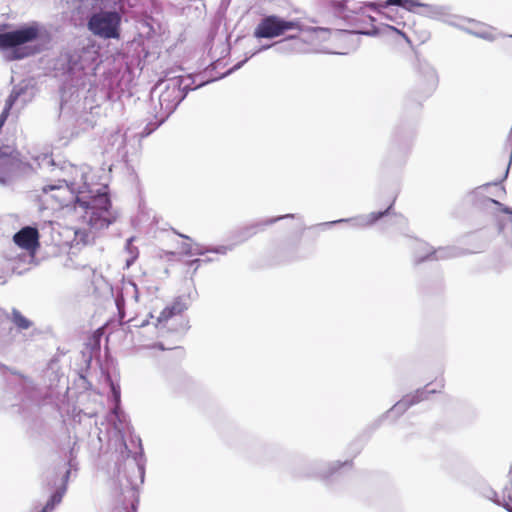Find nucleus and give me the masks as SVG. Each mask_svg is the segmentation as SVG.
<instances>
[{
	"mask_svg": "<svg viewBox=\"0 0 512 512\" xmlns=\"http://www.w3.org/2000/svg\"><path fill=\"white\" fill-rule=\"evenodd\" d=\"M210 261H212V259H210V258H207V259H194V260L189 262V265L190 266L196 265L195 270H197V268H198V266L200 265L201 262H210Z\"/></svg>",
	"mask_w": 512,
	"mask_h": 512,
	"instance_id": "nucleus-39",
	"label": "nucleus"
},
{
	"mask_svg": "<svg viewBox=\"0 0 512 512\" xmlns=\"http://www.w3.org/2000/svg\"><path fill=\"white\" fill-rule=\"evenodd\" d=\"M133 241H134V237H130L129 239H127L126 246H125L126 251L130 255V257L126 260L127 267H130L138 257V248L133 246V244H132Z\"/></svg>",
	"mask_w": 512,
	"mask_h": 512,
	"instance_id": "nucleus-28",
	"label": "nucleus"
},
{
	"mask_svg": "<svg viewBox=\"0 0 512 512\" xmlns=\"http://www.w3.org/2000/svg\"><path fill=\"white\" fill-rule=\"evenodd\" d=\"M349 461L341 462L334 461L329 463L324 462H314L308 465V471L303 473L304 476L311 477L316 476L323 479H326L332 476L337 470H339L343 466L349 465Z\"/></svg>",
	"mask_w": 512,
	"mask_h": 512,
	"instance_id": "nucleus-18",
	"label": "nucleus"
},
{
	"mask_svg": "<svg viewBox=\"0 0 512 512\" xmlns=\"http://www.w3.org/2000/svg\"><path fill=\"white\" fill-rule=\"evenodd\" d=\"M109 141L111 142V145L115 146L117 149L122 148L125 144L124 135L119 131L112 134Z\"/></svg>",
	"mask_w": 512,
	"mask_h": 512,
	"instance_id": "nucleus-31",
	"label": "nucleus"
},
{
	"mask_svg": "<svg viewBox=\"0 0 512 512\" xmlns=\"http://www.w3.org/2000/svg\"><path fill=\"white\" fill-rule=\"evenodd\" d=\"M463 30L466 31L467 33L473 34V35H475L479 38L485 39V40H489V41L495 40V37L490 32H473V31L469 30L468 28H466L465 26H464Z\"/></svg>",
	"mask_w": 512,
	"mask_h": 512,
	"instance_id": "nucleus-35",
	"label": "nucleus"
},
{
	"mask_svg": "<svg viewBox=\"0 0 512 512\" xmlns=\"http://www.w3.org/2000/svg\"><path fill=\"white\" fill-rule=\"evenodd\" d=\"M14 243L27 251L24 258L31 263L35 258V252L39 247L38 229L32 226H25L13 236Z\"/></svg>",
	"mask_w": 512,
	"mask_h": 512,
	"instance_id": "nucleus-13",
	"label": "nucleus"
},
{
	"mask_svg": "<svg viewBox=\"0 0 512 512\" xmlns=\"http://www.w3.org/2000/svg\"><path fill=\"white\" fill-rule=\"evenodd\" d=\"M429 385L422 389L416 390L414 393L407 394L402 397L394 406L386 412L384 417L396 419L404 414L411 406L427 399L428 394L436 393V389H429Z\"/></svg>",
	"mask_w": 512,
	"mask_h": 512,
	"instance_id": "nucleus-12",
	"label": "nucleus"
},
{
	"mask_svg": "<svg viewBox=\"0 0 512 512\" xmlns=\"http://www.w3.org/2000/svg\"><path fill=\"white\" fill-rule=\"evenodd\" d=\"M269 48H273V46H271V44L269 45H262L260 46L259 48L253 50L252 52H250L246 58L240 62H238L236 65H234L231 69H229L222 77L226 76V75H229L231 74L232 72L238 70L239 68H241L244 63H246L250 58H252L253 56L257 55L258 53L262 52V51H265Z\"/></svg>",
	"mask_w": 512,
	"mask_h": 512,
	"instance_id": "nucleus-27",
	"label": "nucleus"
},
{
	"mask_svg": "<svg viewBox=\"0 0 512 512\" xmlns=\"http://www.w3.org/2000/svg\"><path fill=\"white\" fill-rule=\"evenodd\" d=\"M16 97H17V93H15L12 97H8L6 100L5 106L0 114V119H2L4 123L6 122V120L8 118L10 110L15 105Z\"/></svg>",
	"mask_w": 512,
	"mask_h": 512,
	"instance_id": "nucleus-30",
	"label": "nucleus"
},
{
	"mask_svg": "<svg viewBox=\"0 0 512 512\" xmlns=\"http://www.w3.org/2000/svg\"><path fill=\"white\" fill-rule=\"evenodd\" d=\"M47 31L39 22L33 21L14 30L0 33V49L9 50V60H20L39 52L30 43L42 38Z\"/></svg>",
	"mask_w": 512,
	"mask_h": 512,
	"instance_id": "nucleus-3",
	"label": "nucleus"
},
{
	"mask_svg": "<svg viewBox=\"0 0 512 512\" xmlns=\"http://www.w3.org/2000/svg\"><path fill=\"white\" fill-rule=\"evenodd\" d=\"M292 29H300V25L297 21H288L276 15H268L260 20L253 35L258 39H272Z\"/></svg>",
	"mask_w": 512,
	"mask_h": 512,
	"instance_id": "nucleus-9",
	"label": "nucleus"
},
{
	"mask_svg": "<svg viewBox=\"0 0 512 512\" xmlns=\"http://www.w3.org/2000/svg\"><path fill=\"white\" fill-rule=\"evenodd\" d=\"M421 5H423V3H421L419 0H405L403 8L409 12L418 14L419 11H417L416 9L417 8L421 9Z\"/></svg>",
	"mask_w": 512,
	"mask_h": 512,
	"instance_id": "nucleus-33",
	"label": "nucleus"
},
{
	"mask_svg": "<svg viewBox=\"0 0 512 512\" xmlns=\"http://www.w3.org/2000/svg\"><path fill=\"white\" fill-rule=\"evenodd\" d=\"M294 217H295L294 214H286V215L272 217V218H268L265 220H261V221L252 223V224L242 228L239 231V235H238L239 241L238 242L241 243V242L248 240L253 235L257 234L259 231H263L266 226L272 225L282 219L294 218Z\"/></svg>",
	"mask_w": 512,
	"mask_h": 512,
	"instance_id": "nucleus-19",
	"label": "nucleus"
},
{
	"mask_svg": "<svg viewBox=\"0 0 512 512\" xmlns=\"http://www.w3.org/2000/svg\"><path fill=\"white\" fill-rule=\"evenodd\" d=\"M394 223L405 224L406 223V219L402 215H397V216H395Z\"/></svg>",
	"mask_w": 512,
	"mask_h": 512,
	"instance_id": "nucleus-41",
	"label": "nucleus"
},
{
	"mask_svg": "<svg viewBox=\"0 0 512 512\" xmlns=\"http://www.w3.org/2000/svg\"><path fill=\"white\" fill-rule=\"evenodd\" d=\"M122 17L117 11L93 13L87 22L88 30L102 39H119Z\"/></svg>",
	"mask_w": 512,
	"mask_h": 512,
	"instance_id": "nucleus-7",
	"label": "nucleus"
},
{
	"mask_svg": "<svg viewBox=\"0 0 512 512\" xmlns=\"http://www.w3.org/2000/svg\"><path fill=\"white\" fill-rule=\"evenodd\" d=\"M110 421L113 422L115 429L122 433L128 428V422L126 414L121 410L120 406L114 405L111 414Z\"/></svg>",
	"mask_w": 512,
	"mask_h": 512,
	"instance_id": "nucleus-24",
	"label": "nucleus"
},
{
	"mask_svg": "<svg viewBox=\"0 0 512 512\" xmlns=\"http://www.w3.org/2000/svg\"><path fill=\"white\" fill-rule=\"evenodd\" d=\"M327 33L324 28H310L301 36H289L280 41L271 44L273 49L278 54H292V53H310L311 46L318 40L320 34Z\"/></svg>",
	"mask_w": 512,
	"mask_h": 512,
	"instance_id": "nucleus-8",
	"label": "nucleus"
},
{
	"mask_svg": "<svg viewBox=\"0 0 512 512\" xmlns=\"http://www.w3.org/2000/svg\"><path fill=\"white\" fill-rule=\"evenodd\" d=\"M425 70H426V76H427L429 83L432 86H435L438 82V76H437V72H436L435 68L427 64L425 66Z\"/></svg>",
	"mask_w": 512,
	"mask_h": 512,
	"instance_id": "nucleus-32",
	"label": "nucleus"
},
{
	"mask_svg": "<svg viewBox=\"0 0 512 512\" xmlns=\"http://www.w3.org/2000/svg\"><path fill=\"white\" fill-rule=\"evenodd\" d=\"M94 53L87 49L75 50L63 56V69L75 86L85 84V78L95 69Z\"/></svg>",
	"mask_w": 512,
	"mask_h": 512,
	"instance_id": "nucleus-5",
	"label": "nucleus"
},
{
	"mask_svg": "<svg viewBox=\"0 0 512 512\" xmlns=\"http://www.w3.org/2000/svg\"><path fill=\"white\" fill-rule=\"evenodd\" d=\"M11 321L19 331L29 330L33 327V322L21 314L16 308L12 309Z\"/></svg>",
	"mask_w": 512,
	"mask_h": 512,
	"instance_id": "nucleus-26",
	"label": "nucleus"
},
{
	"mask_svg": "<svg viewBox=\"0 0 512 512\" xmlns=\"http://www.w3.org/2000/svg\"><path fill=\"white\" fill-rule=\"evenodd\" d=\"M233 245H220L215 247H204L200 244H193L192 248H189V256L193 255H204L208 252L225 255L227 252L232 251Z\"/></svg>",
	"mask_w": 512,
	"mask_h": 512,
	"instance_id": "nucleus-23",
	"label": "nucleus"
},
{
	"mask_svg": "<svg viewBox=\"0 0 512 512\" xmlns=\"http://www.w3.org/2000/svg\"><path fill=\"white\" fill-rule=\"evenodd\" d=\"M485 201L498 206L501 212L509 215L508 217L498 216L496 218V225L498 233L505 238L507 244L512 248V208L492 198H486Z\"/></svg>",
	"mask_w": 512,
	"mask_h": 512,
	"instance_id": "nucleus-17",
	"label": "nucleus"
},
{
	"mask_svg": "<svg viewBox=\"0 0 512 512\" xmlns=\"http://www.w3.org/2000/svg\"><path fill=\"white\" fill-rule=\"evenodd\" d=\"M475 490L483 496L484 498L491 500L498 506L503 503V499L501 500L496 491H494L491 487L487 486L483 481L479 480L475 486Z\"/></svg>",
	"mask_w": 512,
	"mask_h": 512,
	"instance_id": "nucleus-25",
	"label": "nucleus"
},
{
	"mask_svg": "<svg viewBox=\"0 0 512 512\" xmlns=\"http://www.w3.org/2000/svg\"><path fill=\"white\" fill-rule=\"evenodd\" d=\"M392 206H393V204L388 206L384 211L371 212L366 215H360V216L349 218V219H339V220H335V221H328V222L321 223L318 226L332 227L338 223L349 222V223H351V225L353 227H356V228L368 227V226L373 225L374 223H376L378 220L382 219L383 217L389 216L392 211Z\"/></svg>",
	"mask_w": 512,
	"mask_h": 512,
	"instance_id": "nucleus-16",
	"label": "nucleus"
},
{
	"mask_svg": "<svg viewBox=\"0 0 512 512\" xmlns=\"http://www.w3.org/2000/svg\"><path fill=\"white\" fill-rule=\"evenodd\" d=\"M187 309L186 304L180 299L177 298L175 301L165 307L157 318V323L162 325L167 323L172 317L176 315H180L183 311Z\"/></svg>",
	"mask_w": 512,
	"mask_h": 512,
	"instance_id": "nucleus-22",
	"label": "nucleus"
},
{
	"mask_svg": "<svg viewBox=\"0 0 512 512\" xmlns=\"http://www.w3.org/2000/svg\"><path fill=\"white\" fill-rule=\"evenodd\" d=\"M511 503H512V497L509 494L507 499L505 497H503V503H501L500 506L505 508L508 512H512V505H511Z\"/></svg>",
	"mask_w": 512,
	"mask_h": 512,
	"instance_id": "nucleus-36",
	"label": "nucleus"
},
{
	"mask_svg": "<svg viewBox=\"0 0 512 512\" xmlns=\"http://www.w3.org/2000/svg\"><path fill=\"white\" fill-rule=\"evenodd\" d=\"M182 250H183V253L185 255H188L189 256V248H192V244H189V243H183L182 246H181Z\"/></svg>",
	"mask_w": 512,
	"mask_h": 512,
	"instance_id": "nucleus-40",
	"label": "nucleus"
},
{
	"mask_svg": "<svg viewBox=\"0 0 512 512\" xmlns=\"http://www.w3.org/2000/svg\"><path fill=\"white\" fill-rule=\"evenodd\" d=\"M194 84L195 78L191 74L170 76V73H167L163 79H160L150 91V102L155 120L146 124L140 132V136H149L175 111L188 91L197 89L205 83L201 82L195 86Z\"/></svg>",
	"mask_w": 512,
	"mask_h": 512,
	"instance_id": "nucleus-2",
	"label": "nucleus"
},
{
	"mask_svg": "<svg viewBox=\"0 0 512 512\" xmlns=\"http://www.w3.org/2000/svg\"><path fill=\"white\" fill-rule=\"evenodd\" d=\"M455 248H438L432 249L427 243L417 241L415 248V261L421 263L430 260L447 259L457 256Z\"/></svg>",
	"mask_w": 512,
	"mask_h": 512,
	"instance_id": "nucleus-14",
	"label": "nucleus"
},
{
	"mask_svg": "<svg viewBox=\"0 0 512 512\" xmlns=\"http://www.w3.org/2000/svg\"><path fill=\"white\" fill-rule=\"evenodd\" d=\"M418 14L423 17L444 22L458 29H464V23L471 21L453 14L451 7L448 5L423 3Z\"/></svg>",
	"mask_w": 512,
	"mask_h": 512,
	"instance_id": "nucleus-10",
	"label": "nucleus"
},
{
	"mask_svg": "<svg viewBox=\"0 0 512 512\" xmlns=\"http://www.w3.org/2000/svg\"><path fill=\"white\" fill-rule=\"evenodd\" d=\"M125 296H131L135 302L139 301L138 287L134 282L125 283L122 287L121 294L118 295L115 299L116 307L121 320L125 317Z\"/></svg>",
	"mask_w": 512,
	"mask_h": 512,
	"instance_id": "nucleus-20",
	"label": "nucleus"
},
{
	"mask_svg": "<svg viewBox=\"0 0 512 512\" xmlns=\"http://www.w3.org/2000/svg\"><path fill=\"white\" fill-rule=\"evenodd\" d=\"M153 348H158V349H160V350H165V347L163 346V344H162V343H157V344H155V345L153 346Z\"/></svg>",
	"mask_w": 512,
	"mask_h": 512,
	"instance_id": "nucleus-42",
	"label": "nucleus"
},
{
	"mask_svg": "<svg viewBox=\"0 0 512 512\" xmlns=\"http://www.w3.org/2000/svg\"><path fill=\"white\" fill-rule=\"evenodd\" d=\"M138 447V451H127L126 459L118 468L119 481L122 483L121 477H124L131 490H137L144 483L145 477V459L140 438H138Z\"/></svg>",
	"mask_w": 512,
	"mask_h": 512,
	"instance_id": "nucleus-6",
	"label": "nucleus"
},
{
	"mask_svg": "<svg viewBox=\"0 0 512 512\" xmlns=\"http://www.w3.org/2000/svg\"><path fill=\"white\" fill-rule=\"evenodd\" d=\"M82 184L75 181L68 182L60 180L57 185H45L42 190L48 193L53 190H69L72 194H77L75 202L78 207L83 209L82 219L93 230L106 229L116 221L117 216L111 210V201L106 191V187H102L93 194L86 182L85 172H81Z\"/></svg>",
	"mask_w": 512,
	"mask_h": 512,
	"instance_id": "nucleus-1",
	"label": "nucleus"
},
{
	"mask_svg": "<svg viewBox=\"0 0 512 512\" xmlns=\"http://www.w3.org/2000/svg\"><path fill=\"white\" fill-rule=\"evenodd\" d=\"M181 237L185 238V239H189L188 236H185V235H180Z\"/></svg>",
	"mask_w": 512,
	"mask_h": 512,
	"instance_id": "nucleus-45",
	"label": "nucleus"
},
{
	"mask_svg": "<svg viewBox=\"0 0 512 512\" xmlns=\"http://www.w3.org/2000/svg\"><path fill=\"white\" fill-rule=\"evenodd\" d=\"M15 93H17L15 104L19 103L21 107H24L34 96L33 86L29 82L23 81L13 87L8 97H12Z\"/></svg>",
	"mask_w": 512,
	"mask_h": 512,
	"instance_id": "nucleus-21",
	"label": "nucleus"
},
{
	"mask_svg": "<svg viewBox=\"0 0 512 512\" xmlns=\"http://www.w3.org/2000/svg\"><path fill=\"white\" fill-rule=\"evenodd\" d=\"M26 164L12 155H0V184L9 185L26 168Z\"/></svg>",
	"mask_w": 512,
	"mask_h": 512,
	"instance_id": "nucleus-15",
	"label": "nucleus"
},
{
	"mask_svg": "<svg viewBox=\"0 0 512 512\" xmlns=\"http://www.w3.org/2000/svg\"><path fill=\"white\" fill-rule=\"evenodd\" d=\"M404 1L405 0H387L386 1V6H399V7H404Z\"/></svg>",
	"mask_w": 512,
	"mask_h": 512,
	"instance_id": "nucleus-38",
	"label": "nucleus"
},
{
	"mask_svg": "<svg viewBox=\"0 0 512 512\" xmlns=\"http://www.w3.org/2000/svg\"><path fill=\"white\" fill-rule=\"evenodd\" d=\"M334 12L347 20L356 28V33L364 35H375L377 30L375 27L367 29L366 25L372 24L375 19L370 12L377 10L375 3L356 2V0H333Z\"/></svg>",
	"mask_w": 512,
	"mask_h": 512,
	"instance_id": "nucleus-4",
	"label": "nucleus"
},
{
	"mask_svg": "<svg viewBox=\"0 0 512 512\" xmlns=\"http://www.w3.org/2000/svg\"><path fill=\"white\" fill-rule=\"evenodd\" d=\"M413 135H403L397 132L390 143L387 161L391 165L402 166L405 164L408 154L411 150Z\"/></svg>",
	"mask_w": 512,
	"mask_h": 512,
	"instance_id": "nucleus-11",
	"label": "nucleus"
},
{
	"mask_svg": "<svg viewBox=\"0 0 512 512\" xmlns=\"http://www.w3.org/2000/svg\"><path fill=\"white\" fill-rule=\"evenodd\" d=\"M94 236L91 234V232L85 230V229H78L75 231V241L77 244H87L90 242L91 239H93Z\"/></svg>",
	"mask_w": 512,
	"mask_h": 512,
	"instance_id": "nucleus-29",
	"label": "nucleus"
},
{
	"mask_svg": "<svg viewBox=\"0 0 512 512\" xmlns=\"http://www.w3.org/2000/svg\"><path fill=\"white\" fill-rule=\"evenodd\" d=\"M39 165L42 167V166H53L54 165V161L53 159L48 156V155H43L41 157V162H39Z\"/></svg>",
	"mask_w": 512,
	"mask_h": 512,
	"instance_id": "nucleus-37",
	"label": "nucleus"
},
{
	"mask_svg": "<svg viewBox=\"0 0 512 512\" xmlns=\"http://www.w3.org/2000/svg\"><path fill=\"white\" fill-rule=\"evenodd\" d=\"M187 324H188V322L186 321L185 324L183 325V328H182L183 330L187 329Z\"/></svg>",
	"mask_w": 512,
	"mask_h": 512,
	"instance_id": "nucleus-44",
	"label": "nucleus"
},
{
	"mask_svg": "<svg viewBox=\"0 0 512 512\" xmlns=\"http://www.w3.org/2000/svg\"><path fill=\"white\" fill-rule=\"evenodd\" d=\"M4 124H5V123L3 122V120H2V119H0V129H2V127L4 126Z\"/></svg>",
	"mask_w": 512,
	"mask_h": 512,
	"instance_id": "nucleus-43",
	"label": "nucleus"
},
{
	"mask_svg": "<svg viewBox=\"0 0 512 512\" xmlns=\"http://www.w3.org/2000/svg\"><path fill=\"white\" fill-rule=\"evenodd\" d=\"M110 387H111L112 398H113V401L115 402V405L120 406V397H121L120 386L111 382Z\"/></svg>",
	"mask_w": 512,
	"mask_h": 512,
	"instance_id": "nucleus-34",
	"label": "nucleus"
}]
</instances>
